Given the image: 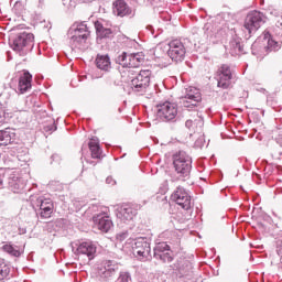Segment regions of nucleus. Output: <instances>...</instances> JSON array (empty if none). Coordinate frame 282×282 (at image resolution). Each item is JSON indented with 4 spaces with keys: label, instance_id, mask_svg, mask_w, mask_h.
<instances>
[{
    "label": "nucleus",
    "instance_id": "obj_21",
    "mask_svg": "<svg viewBox=\"0 0 282 282\" xmlns=\"http://www.w3.org/2000/svg\"><path fill=\"white\" fill-rule=\"evenodd\" d=\"M17 138V133L14 130L7 128L4 130H0V147H8V144H12Z\"/></svg>",
    "mask_w": 282,
    "mask_h": 282
},
{
    "label": "nucleus",
    "instance_id": "obj_13",
    "mask_svg": "<svg viewBox=\"0 0 282 282\" xmlns=\"http://www.w3.org/2000/svg\"><path fill=\"white\" fill-rule=\"evenodd\" d=\"M154 259L162 261L163 263H171L173 261V251L166 242H159L154 247Z\"/></svg>",
    "mask_w": 282,
    "mask_h": 282
},
{
    "label": "nucleus",
    "instance_id": "obj_27",
    "mask_svg": "<svg viewBox=\"0 0 282 282\" xmlns=\"http://www.w3.org/2000/svg\"><path fill=\"white\" fill-rule=\"evenodd\" d=\"M229 50L232 56H239V54H243V46L239 40H231L229 42Z\"/></svg>",
    "mask_w": 282,
    "mask_h": 282
},
{
    "label": "nucleus",
    "instance_id": "obj_3",
    "mask_svg": "<svg viewBox=\"0 0 282 282\" xmlns=\"http://www.w3.org/2000/svg\"><path fill=\"white\" fill-rule=\"evenodd\" d=\"M262 45L263 46H260L259 41H256L252 44L251 50L254 56H257V54L260 56H268L270 52H279V50H281V44L272 40L269 32L264 33Z\"/></svg>",
    "mask_w": 282,
    "mask_h": 282
},
{
    "label": "nucleus",
    "instance_id": "obj_22",
    "mask_svg": "<svg viewBox=\"0 0 282 282\" xmlns=\"http://www.w3.org/2000/svg\"><path fill=\"white\" fill-rule=\"evenodd\" d=\"M26 181L21 176H12L9 178V188L12 193H21L25 188Z\"/></svg>",
    "mask_w": 282,
    "mask_h": 282
},
{
    "label": "nucleus",
    "instance_id": "obj_37",
    "mask_svg": "<svg viewBox=\"0 0 282 282\" xmlns=\"http://www.w3.org/2000/svg\"><path fill=\"white\" fill-rule=\"evenodd\" d=\"M25 232H28V229L20 227L19 228V235H25Z\"/></svg>",
    "mask_w": 282,
    "mask_h": 282
},
{
    "label": "nucleus",
    "instance_id": "obj_31",
    "mask_svg": "<svg viewBox=\"0 0 282 282\" xmlns=\"http://www.w3.org/2000/svg\"><path fill=\"white\" fill-rule=\"evenodd\" d=\"M69 36V43L72 45V47H82L83 45H85V43H87L86 39L83 37H75V35H68Z\"/></svg>",
    "mask_w": 282,
    "mask_h": 282
},
{
    "label": "nucleus",
    "instance_id": "obj_8",
    "mask_svg": "<svg viewBox=\"0 0 282 282\" xmlns=\"http://www.w3.org/2000/svg\"><path fill=\"white\" fill-rule=\"evenodd\" d=\"M72 250L74 254H84V257H88V260L91 261L96 257L97 247L93 241L78 240L72 243Z\"/></svg>",
    "mask_w": 282,
    "mask_h": 282
},
{
    "label": "nucleus",
    "instance_id": "obj_30",
    "mask_svg": "<svg viewBox=\"0 0 282 282\" xmlns=\"http://www.w3.org/2000/svg\"><path fill=\"white\" fill-rule=\"evenodd\" d=\"M2 250H3V252L11 254V257H21V251L19 250V247H17V246L4 245V246H2Z\"/></svg>",
    "mask_w": 282,
    "mask_h": 282
},
{
    "label": "nucleus",
    "instance_id": "obj_4",
    "mask_svg": "<svg viewBox=\"0 0 282 282\" xmlns=\"http://www.w3.org/2000/svg\"><path fill=\"white\" fill-rule=\"evenodd\" d=\"M184 95L180 98V105L188 111L197 109L202 102V93L199 89L189 86L185 88Z\"/></svg>",
    "mask_w": 282,
    "mask_h": 282
},
{
    "label": "nucleus",
    "instance_id": "obj_20",
    "mask_svg": "<svg viewBox=\"0 0 282 282\" xmlns=\"http://www.w3.org/2000/svg\"><path fill=\"white\" fill-rule=\"evenodd\" d=\"M112 12L117 17H129L133 14V10L124 0H116L112 4Z\"/></svg>",
    "mask_w": 282,
    "mask_h": 282
},
{
    "label": "nucleus",
    "instance_id": "obj_12",
    "mask_svg": "<svg viewBox=\"0 0 282 282\" xmlns=\"http://www.w3.org/2000/svg\"><path fill=\"white\" fill-rule=\"evenodd\" d=\"M133 252L141 259H147L151 254V240L147 237L137 238L134 240Z\"/></svg>",
    "mask_w": 282,
    "mask_h": 282
},
{
    "label": "nucleus",
    "instance_id": "obj_14",
    "mask_svg": "<svg viewBox=\"0 0 282 282\" xmlns=\"http://www.w3.org/2000/svg\"><path fill=\"white\" fill-rule=\"evenodd\" d=\"M217 85L221 89H228L230 87V80H232V70L228 64H223L217 72Z\"/></svg>",
    "mask_w": 282,
    "mask_h": 282
},
{
    "label": "nucleus",
    "instance_id": "obj_23",
    "mask_svg": "<svg viewBox=\"0 0 282 282\" xmlns=\"http://www.w3.org/2000/svg\"><path fill=\"white\" fill-rule=\"evenodd\" d=\"M18 89L20 94H25L29 89H32V74L29 72H25L20 78H19V85Z\"/></svg>",
    "mask_w": 282,
    "mask_h": 282
},
{
    "label": "nucleus",
    "instance_id": "obj_6",
    "mask_svg": "<svg viewBox=\"0 0 282 282\" xmlns=\"http://www.w3.org/2000/svg\"><path fill=\"white\" fill-rule=\"evenodd\" d=\"M128 76H130V87L132 91H144L151 84V70L149 69L140 70L135 77L131 74H128Z\"/></svg>",
    "mask_w": 282,
    "mask_h": 282
},
{
    "label": "nucleus",
    "instance_id": "obj_28",
    "mask_svg": "<svg viewBox=\"0 0 282 282\" xmlns=\"http://www.w3.org/2000/svg\"><path fill=\"white\" fill-rule=\"evenodd\" d=\"M185 127L187 129H189V131H199L202 129V127H204V120L203 119H195L194 121L188 119L185 122Z\"/></svg>",
    "mask_w": 282,
    "mask_h": 282
},
{
    "label": "nucleus",
    "instance_id": "obj_2",
    "mask_svg": "<svg viewBox=\"0 0 282 282\" xmlns=\"http://www.w3.org/2000/svg\"><path fill=\"white\" fill-rule=\"evenodd\" d=\"M10 45L13 52H17L20 56H25L34 47V34L28 32L20 33L10 40Z\"/></svg>",
    "mask_w": 282,
    "mask_h": 282
},
{
    "label": "nucleus",
    "instance_id": "obj_5",
    "mask_svg": "<svg viewBox=\"0 0 282 282\" xmlns=\"http://www.w3.org/2000/svg\"><path fill=\"white\" fill-rule=\"evenodd\" d=\"M117 61L119 65H121V67L128 68L126 70L127 74H130V76H134V69L142 65L143 58L140 53L128 54L123 52L121 55L118 56Z\"/></svg>",
    "mask_w": 282,
    "mask_h": 282
},
{
    "label": "nucleus",
    "instance_id": "obj_29",
    "mask_svg": "<svg viewBox=\"0 0 282 282\" xmlns=\"http://www.w3.org/2000/svg\"><path fill=\"white\" fill-rule=\"evenodd\" d=\"M10 281V267L6 262H0V282Z\"/></svg>",
    "mask_w": 282,
    "mask_h": 282
},
{
    "label": "nucleus",
    "instance_id": "obj_11",
    "mask_svg": "<svg viewBox=\"0 0 282 282\" xmlns=\"http://www.w3.org/2000/svg\"><path fill=\"white\" fill-rule=\"evenodd\" d=\"M263 23V13L259 11L250 12L245 20V30L252 34V32H257L261 24Z\"/></svg>",
    "mask_w": 282,
    "mask_h": 282
},
{
    "label": "nucleus",
    "instance_id": "obj_7",
    "mask_svg": "<svg viewBox=\"0 0 282 282\" xmlns=\"http://www.w3.org/2000/svg\"><path fill=\"white\" fill-rule=\"evenodd\" d=\"M158 117L163 122H175L177 120V104L165 101L158 105Z\"/></svg>",
    "mask_w": 282,
    "mask_h": 282
},
{
    "label": "nucleus",
    "instance_id": "obj_41",
    "mask_svg": "<svg viewBox=\"0 0 282 282\" xmlns=\"http://www.w3.org/2000/svg\"><path fill=\"white\" fill-rule=\"evenodd\" d=\"M56 159H58V155H57V154H54V155L52 156V160H56Z\"/></svg>",
    "mask_w": 282,
    "mask_h": 282
},
{
    "label": "nucleus",
    "instance_id": "obj_1",
    "mask_svg": "<svg viewBox=\"0 0 282 282\" xmlns=\"http://www.w3.org/2000/svg\"><path fill=\"white\" fill-rule=\"evenodd\" d=\"M173 166L175 173L178 175V180L183 182L187 177H191V171L193 169V159L185 151H178L173 154Z\"/></svg>",
    "mask_w": 282,
    "mask_h": 282
},
{
    "label": "nucleus",
    "instance_id": "obj_24",
    "mask_svg": "<svg viewBox=\"0 0 282 282\" xmlns=\"http://www.w3.org/2000/svg\"><path fill=\"white\" fill-rule=\"evenodd\" d=\"M68 36L80 37L82 40L86 39L87 41L89 36V29L87 28V24L80 23L76 29H70L68 31Z\"/></svg>",
    "mask_w": 282,
    "mask_h": 282
},
{
    "label": "nucleus",
    "instance_id": "obj_40",
    "mask_svg": "<svg viewBox=\"0 0 282 282\" xmlns=\"http://www.w3.org/2000/svg\"><path fill=\"white\" fill-rule=\"evenodd\" d=\"M84 1V3H91V1H94V0H83Z\"/></svg>",
    "mask_w": 282,
    "mask_h": 282
},
{
    "label": "nucleus",
    "instance_id": "obj_10",
    "mask_svg": "<svg viewBox=\"0 0 282 282\" xmlns=\"http://www.w3.org/2000/svg\"><path fill=\"white\" fill-rule=\"evenodd\" d=\"M171 199L172 202L177 204V206H181L183 210H191V204H192L191 195L188 194V192H186L184 187L182 186L176 187V189L171 195Z\"/></svg>",
    "mask_w": 282,
    "mask_h": 282
},
{
    "label": "nucleus",
    "instance_id": "obj_33",
    "mask_svg": "<svg viewBox=\"0 0 282 282\" xmlns=\"http://www.w3.org/2000/svg\"><path fill=\"white\" fill-rule=\"evenodd\" d=\"M116 282H132L131 274L129 272H121Z\"/></svg>",
    "mask_w": 282,
    "mask_h": 282
},
{
    "label": "nucleus",
    "instance_id": "obj_35",
    "mask_svg": "<svg viewBox=\"0 0 282 282\" xmlns=\"http://www.w3.org/2000/svg\"><path fill=\"white\" fill-rule=\"evenodd\" d=\"M129 237V234L127 231L120 232L117 235L118 241H124V239Z\"/></svg>",
    "mask_w": 282,
    "mask_h": 282
},
{
    "label": "nucleus",
    "instance_id": "obj_16",
    "mask_svg": "<svg viewBox=\"0 0 282 282\" xmlns=\"http://www.w3.org/2000/svg\"><path fill=\"white\" fill-rule=\"evenodd\" d=\"M95 30L98 39H113V36L118 34L116 26H109V24H105L100 21L95 22Z\"/></svg>",
    "mask_w": 282,
    "mask_h": 282
},
{
    "label": "nucleus",
    "instance_id": "obj_34",
    "mask_svg": "<svg viewBox=\"0 0 282 282\" xmlns=\"http://www.w3.org/2000/svg\"><path fill=\"white\" fill-rule=\"evenodd\" d=\"M44 131H46V133H53V131H56V126H54V123L44 127Z\"/></svg>",
    "mask_w": 282,
    "mask_h": 282
},
{
    "label": "nucleus",
    "instance_id": "obj_36",
    "mask_svg": "<svg viewBox=\"0 0 282 282\" xmlns=\"http://www.w3.org/2000/svg\"><path fill=\"white\" fill-rule=\"evenodd\" d=\"M106 183L110 184L111 186H115L116 181L113 180V177L108 176V177L106 178Z\"/></svg>",
    "mask_w": 282,
    "mask_h": 282
},
{
    "label": "nucleus",
    "instance_id": "obj_26",
    "mask_svg": "<svg viewBox=\"0 0 282 282\" xmlns=\"http://www.w3.org/2000/svg\"><path fill=\"white\" fill-rule=\"evenodd\" d=\"M91 158L94 160H100V156L102 155V150L100 149V144L98 143V139H91L88 143Z\"/></svg>",
    "mask_w": 282,
    "mask_h": 282
},
{
    "label": "nucleus",
    "instance_id": "obj_38",
    "mask_svg": "<svg viewBox=\"0 0 282 282\" xmlns=\"http://www.w3.org/2000/svg\"><path fill=\"white\" fill-rule=\"evenodd\" d=\"M0 186H3V174H0Z\"/></svg>",
    "mask_w": 282,
    "mask_h": 282
},
{
    "label": "nucleus",
    "instance_id": "obj_19",
    "mask_svg": "<svg viewBox=\"0 0 282 282\" xmlns=\"http://www.w3.org/2000/svg\"><path fill=\"white\" fill-rule=\"evenodd\" d=\"M116 215L120 221L127 224V221H132L133 217L137 215V212L133 209V207H131V205H121L116 209Z\"/></svg>",
    "mask_w": 282,
    "mask_h": 282
},
{
    "label": "nucleus",
    "instance_id": "obj_25",
    "mask_svg": "<svg viewBox=\"0 0 282 282\" xmlns=\"http://www.w3.org/2000/svg\"><path fill=\"white\" fill-rule=\"evenodd\" d=\"M96 65L98 69L109 72V69H111V59L108 55H97Z\"/></svg>",
    "mask_w": 282,
    "mask_h": 282
},
{
    "label": "nucleus",
    "instance_id": "obj_18",
    "mask_svg": "<svg viewBox=\"0 0 282 282\" xmlns=\"http://www.w3.org/2000/svg\"><path fill=\"white\" fill-rule=\"evenodd\" d=\"M37 206L40 207L41 219H50L54 213V202L51 198H37Z\"/></svg>",
    "mask_w": 282,
    "mask_h": 282
},
{
    "label": "nucleus",
    "instance_id": "obj_15",
    "mask_svg": "<svg viewBox=\"0 0 282 282\" xmlns=\"http://www.w3.org/2000/svg\"><path fill=\"white\" fill-rule=\"evenodd\" d=\"M120 270V264L113 260H105L99 268V276L101 279H111V276H116V272Z\"/></svg>",
    "mask_w": 282,
    "mask_h": 282
},
{
    "label": "nucleus",
    "instance_id": "obj_32",
    "mask_svg": "<svg viewBox=\"0 0 282 282\" xmlns=\"http://www.w3.org/2000/svg\"><path fill=\"white\" fill-rule=\"evenodd\" d=\"M166 54V46L159 44L154 48V56L155 58H163Z\"/></svg>",
    "mask_w": 282,
    "mask_h": 282
},
{
    "label": "nucleus",
    "instance_id": "obj_17",
    "mask_svg": "<svg viewBox=\"0 0 282 282\" xmlns=\"http://www.w3.org/2000/svg\"><path fill=\"white\" fill-rule=\"evenodd\" d=\"M95 226L101 232H109L113 228V221L106 213L97 214L93 218Z\"/></svg>",
    "mask_w": 282,
    "mask_h": 282
},
{
    "label": "nucleus",
    "instance_id": "obj_42",
    "mask_svg": "<svg viewBox=\"0 0 282 282\" xmlns=\"http://www.w3.org/2000/svg\"><path fill=\"white\" fill-rule=\"evenodd\" d=\"M278 254H281V251H280V250H278Z\"/></svg>",
    "mask_w": 282,
    "mask_h": 282
},
{
    "label": "nucleus",
    "instance_id": "obj_9",
    "mask_svg": "<svg viewBox=\"0 0 282 282\" xmlns=\"http://www.w3.org/2000/svg\"><path fill=\"white\" fill-rule=\"evenodd\" d=\"M167 55L175 63H182L186 56V46L182 40H172L169 43Z\"/></svg>",
    "mask_w": 282,
    "mask_h": 282
},
{
    "label": "nucleus",
    "instance_id": "obj_39",
    "mask_svg": "<svg viewBox=\"0 0 282 282\" xmlns=\"http://www.w3.org/2000/svg\"><path fill=\"white\" fill-rule=\"evenodd\" d=\"M4 118L2 116H0V126L4 122Z\"/></svg>",
    "mask_w": 282,
    "mask_h": 282
}]
</instances>
